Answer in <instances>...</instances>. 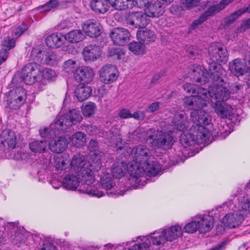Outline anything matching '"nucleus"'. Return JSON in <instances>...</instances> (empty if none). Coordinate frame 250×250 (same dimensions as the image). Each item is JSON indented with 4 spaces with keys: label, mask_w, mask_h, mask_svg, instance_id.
Here are the masks:
<instances>
[{
    "label": "nucleus",
    "mask_w": 250,
    "mask_h": 250,
    "mask_svg": "<svg viewBox=\"0 0 250 250\" xmlns=\"http://www.w3.org/2000/svg\"><path fill=\"white\" fill-rule=\"evenodd\" d=\"M56 77V72L52 69L44 68L38 63L33 62L27 63L21 71H17L12 82L31 85L37 82L44 85L47 82L54 81Z\"/></svg>",
    "instance_id": "f257e3e1"
},
{
    "label": "nucleus",
    "mask_w": 250,
    "mask_h": 250,
    "mask_svg": "<svg viewBox=\"0 0 250 250\" xmlns=\"http://www.w3.org/2000/svg\"><path fill=\"white\" fill-rule=\"evenodd\" d=\"M210 137V132L206 127L201 125H193L187 134H181L179 141L184 149L190 151L187 153L188 157L193 156L199 152L198 148L192 149L191 147L195 144L202 143Z\"/></svg>",
    "instance_id": "f03ea898"
},
{
    "label": "nucleus",
    "mask_w": 250,
    "mask_h": 250,
    "mask_svg": "<svg viewBox=\"0 0 250 250\" xmlns=\"http://www.w3.org/2000/svg\"><path fill=\"white\" fill-rule=\"evenodd\" d=\"M147 141L152 146L163 150L171 148L174 143V138L171 132L158 129L154 130L152 134L148 135Z\"/></svg>",
    "instance_id": "7ed1b4c3"
},
{
    "label": "nucleus",
    "mask_w": 250,
    "mask_h": 250,
    "mask_svg": "<svg viewBox=\"0 0 250 250\" xmlns=\"http://www.w3.org/2000/svg\"><path fill=\"white\" fill-rule=\"evenodd\" d=\"M23 83L17 84L11 82L10 87H15L9 91L6 98L8 106L12 110L19 109L24 103L26 99V90L21 85Z\"/></svg>",
    "instance_id": "20e7f679"
},
{
    "label": "nucleus",
    "mask_w": 250,
    "mask_h": 250,
    "mask_svg": "<svg viewBox=\"0 0 250 250\" xmlns=\"http://www.w3.org/2000/svg\"><path fill=\"white\" fill-rule=\"evenodd\" d=\"M82 120L83 117L80 111L77 109H72L61 116L55 122L54 126L58 130L66 131L73 125L80 124Z\"/></svg>",
    "instance_id": "39448f33"
},
{
    "label": "nucleus",
    "mask_w": 250,
    "mask_h": 250,
    "mask_svg": "<svg viewBox=\"0 0 250 250\" xmlns=\"http://www.w3.org/2000/svg\"><path fill=\"white\" fill-rule=\"evenodd\" d=\"M135 169L130 170V176L132 180L136 182H139L140 177L142 176L145 172H147L149 177L155 176L160 172L159 165L155 161H149L144 163L141 167L135 166Z\"/></svg>",
    "instance_id": "423d86ee"
},
{
    "label": "nucleus",
    "mask_w": 250,
    "mask_h": 250,
    "mask_svg": "<svg viewBox=\"0 0 250 250\" xmlns=\"http://www.w3.org/2000/svg\"><path fill=\"white\" fill-rule=\"evenodd\" d=\"M234 0H221L219 4L209 6L208 9L201 14L199 18L194 21L188 28V32H191L196 29L198 26L206 21L210 17L215 15L224 9L229 4Z\"/></svg>",
    "instance_id": "0eeeda50"
},
{
    "label": "nucleus",
    "mask_w": 250,
    "mask_h": 250,
    "mask_svg": "<svg viewBox=\"0 0 250 250\" xmlns=\"http://www.w3.org/2000/svg\"><path fill=\"white\" fill-rule=\"evenodd\" d=\"M131 155L134 159V162L131 163L128 168V172L130 174V170L135 169V166H142L148 161L150 152L149 149L145 145H138L135 146L131 151Z\"/></svg>",
    "instance_id": "6e6552de"
},
{
    "label": "nucleus",
    "mask_w": 250,
    "mask_h": 250,
    "mask_svg": "<svg viewBox=\"0 0 250 250\" xmlns=\"http://www.w3.org/2000/svg\"><path fill=\"white\" fill-rule=\"evenodd\" d=\"M82 177L81 185L78 189L80 193L98 198L104 195L103 192L99 191L96 187L92 185L95 181V178L93 175H83Z\"/></svg>",
    "instance_id": "1a4fd4ad"
},
{
    "label": "nucleus",
    "mask_w": 250,
    "mask_h": 250,
    "mask_svg": "<svg viewBox=\"0 0 250 250\" xmlns=\"http://www.w3.org/2000/svg\"><path fill=\"white\" fill-rule=\"evenodd\" d=\"M134 6L145 8L146 13L150 17H159L162 16L163 9L155 0H134Z\"/></svg>",
    "instance_id": "9d476101"
},
{
    "label": "nucleus",
    "mask_w": 250,
    "mask_h": 250,
    "mask_svg": "<svg viewBox=\"0 0 250 250\" xmlns=\"http://www.w3.org/2000/svg\"><path fill=\"white\" fill-rule=\"evenodd\" d=\"M148 16V15L141 11L129 12L126 14L125 20L128 24L139 29L148 24L149 19Z\"/></svg>",
    "instance_id": "9b49d317"
},
{
    "label": "nucleus",
    "mask_w": 250,
    "mask_h": 250,
    "mask_svg": "<svg viewBox=\"0 0 250 250\" xmlns=\"http://www.w3.org/2000/svg\"><path fill=\"white\" fill-rule=\"evenodd\" d=\"M208 64L209 82L210 80L214 84L224 83L226 72L222 66L217 62H208Z\"/></svg>",
    "instance_id": "f8f14e48"
},
{
    "label": "nucleus",
    "mask_w": 250,
    "mask_h": 250,
    "mask_svg": "<svg viewBox=\"0 0 250 250\" xmlns=\"http://www.w3.org/2000/svg\"><path fill=\"white\" fill-rule=\"evenodd\" d=\"M210 57L208 62H226L228 60L229 54L226 48L222 47L216 43L211 44L208 48Z\"/></svg>",
    "instance_id": "ddd939ff"
},
{
    "label": "nucleus",
    "mask_w": 250,
    "mask_h": 250,
    "mask_svg": "<svg viewBox=\"0 0 250 250\" xmlns=\"http://www.w3.org/2000/svg\"><path fill=\"white\" fill-rule=\"evenodd\" d=\"M109 35L114 44L119 46L127 44L130 37L128 29L123 27L114 28L110 31Z\"/></svg>",
    "instance_id": "4468645a"
},
{
    "label": "nucleus",
    "mask_w": 250,
    "mask_h": 250,
    "mask_svg": "<svg viewBox=\"0 0 250 250\" xmlns=\"http://www.w3.org/2000/svg\"><path fill=\"white\" fill-rule=\"evenodd\" d=\"M94 73L91 68L83 66L76 69L74 73L75 81L80 84L88 83L93 78Z\"/></svg>",
    "instance_id": "2eb2a0df"
},
{
    "label": "nucleus",
    "mask_w": 250,
    "mask_h": 250,
    "mask_svg": "<svg viewBox=\"0 0 250 250\" xmlns=\"http://www.w3.org/2000/svg\"><path fill=\"white\" fill-rule=\"evenodd\" d=\"M82 30L85 34L91 38H96L102 33L100 23L94 19H88L82 25Z\"/></svg>",
    "instance_id": "dca6fc26"
},
{
    "label": "nucleus",
    "mask_w": 250,
    "mask_h": 250,
    "mask_svg": "<svg viewBox=\"0 0 250 250\" xmlns=\"http://www.w3.org/2000/svg\"><path fill=\"white\" fill-rule=\"evenodd\" d=\"M116 67L114 65L107 64L104 66L100 70V81L106 84H110L118 78L116 74Z\"/></svg>",
    "instance_id": "f3484780"
},
{
    "label": "nucleus",
    "mask_w": 250,
    "mask_h": 250,
    "mask_svg": "<svg viewBox=\"0 0 250 250\" xmlns=\"http://www.w3.org/2000/svg\"><path fill=\"white\" fill-rule=\"evenodd\" d=\"M190 69L192 71L190 72V79L193 81L203 83H206L209 82V74L204 67L194 64Z\"/></svg>",
    "instance_id": "a211bd4d"
},
{
    "label": "nucleus",
    "mask_w": 250,
    "mask_h": 250,
    "mask_svg": "<svg viewBox=\"0 0 250 250\" xmlns=\"http://www.w3.org/2000/svg\"><path fill=\"white\" fill-rule=\"evenodd\" d=\"M68 143L66 138L63 136H56L50 140H48V145L50 151L58 154H62L65 150Z\"/></svg>",
    "instance_id": "6ab92c4d"
},
{
    "label": "nucleus",
    "mask_w": 250,
    "mask_h": 250,
    "mask_svg": "<svg viewBox=\"0 0 250 250\" xmlns=\"http://www.w3.org/2000/svg\"><path fill=\"white\" fill-rule=\"evenodd\" d=\"M244 220V216L239 212L227 214L222 219L224 227L229 229L239 227Z\"/></svg>",
    "instance_id": "aec40b11"
},
{
    "label": "nucleus",
    "mask_w": 250,
    "mask_h": 250,
    "mask_svg": "<svg viewBox=\"0 0 250 250\" xmlns=\"http://www.w3.org/2000/svg\"><path fill=\"white\" fill-rule=\"evenodd\" d=\"M0 140L1 144L4 145V143H6L8 147L11 148H15L20 146V144L17 142L15 133L11 129L6 128L1 131L0 134Z\"/></svg>",
    "instance_id": "412c9836"
},
{
    "label": "nucleus",
    "mask_w": 250,
    "mask_h": 250,
    "mask_svg": "<svg viewBox=\"0 0 250 250\" xmlns=\"http://www.w3.org/2000/svg\"><path fill=\"white\" fill-rule=\"evenodd\" d=\"M190 118L194 124L201 125L204 126L208 125L211 122L208 113L203 110V108L192 111L190 113Z\"/></svg>",
    "instance_id": "4be33fe9"
},
{
    "label": "nucleus",
    "mask_w": 250,
    "mask_h": 250,
    "mask_svg": "<svg viewBox=\"0 0 250 250\" xmlns=\"http://www.w3.org/2000/svg\"><path fill=\"white\" fill-rule=\"evenodd\" d=\"M82 179V177L78 176V173L69 172L63 178L62 187L69 190H76L79 184L81 183Z\"/></svg>",
    "instance_id": "5701e85b"
},
{
    "label": "nucleus",
    "mask_w": 250,
    "mask_h": 250,
    "mask_svg": "<svg viewBox=\"0 0 250 250\" xmlns=\"http://www.w3.org/2000/svg\"><path fill=\"white\" fill-rule=\"evenodd\" d=\"M222 85L214 84V86L211 87V98L217 100L216 101H226L230 97L229 90Z\"/></svg>",
    "instance_id": "b1692460"
},
{
    "label": "nucleus",
    "mask_w": 250,
    "mask_h": 250,
    "mask_svg": "<svg viewBox=\"0 0 250 250\" xmlns=\"http://www.w3.org/2000/svg\"><path fill=\"white\" fill-rule=\"evenodd\" d=\"M214 111L221 119H227L231 116L233 108L225 101H216L214 105Z\"/></svg>",
    "instance_id": "393cba45"
},
{
    "label": "nucleus",
    "mask_w": 250,
    "mask_h": 250,
    "mask_svg": "<svg viewBox=\"0 0 250 250\" xmlns=\"http://www.w3.org/2000/svg\"><path fill=\"white\" fill-rule=\"evenodd\" d=\"M85 161V157L80 154L74 155L72 159L70 160V169L75 173H78V176L84 175L83 173V169H85L84 163Z\"/></svg>",
    "instance_id": "a878e982"
},
{
    "label": "nucleus",
    "mask_w": 250,
    "mask_h": 250,
    "mask_svg": "<svg viewBox=\"0 0 250 250\" xmlns=\"http://www.w3.org/2000/svg\"><path fill=\"white\" fill-rule=\"evenodd\" d=\"M145 27H142L137 30L136 37L139 41L146 45L154 42L156 40V35L153 31Z\"/></svg>",
    "instance_id": "bb28decb"
},
{
    "label": "nucleus",
    "mask_w": 250,
    "mask_h": 250,
    "mask_svg": "<svg viewBox=\"0 0 250 250\" xmlns=\"http://www.w3.org/2000/svg\"><path fill=\"white\" fill-rule=\"evenodd\" d=\"M199 221L200 233H206L211 230L213 227L214 218L208 214L196 215Z\"/></svg>",
    "instance_id": "cd10ccee"
},
{
    "label": "nucleus",
    "mask_w": 250,
    "mask_h": 250,
    "mask_svg": "<svg viewBox=\"0 0 250 250\" xmlns=\"http://www.w3.org/2000/svg\"><path fill=\"white\" fill-rule=\"evenodd\" d=\"M172 126L173 129L180 132H184L187 129L188 116L184 112L175 113L173 118Z\"/></svg>",
    "instance_id": "c85d7f7f"
},
{
    "label": "nucleus",
    "mask_w": 250,
    "mask_h": 250,
    "mask_svg": "<svg viewBox=\"0 0 250 250\" xmlns=\"http://www.w3.org/2000/svg\"><path fill=\"white\" fill-rule=\"evenodd\" d=\"M245 62L242 59L236 58L229 62V69L236 77L243 76L247 73L245 67Z\"/></svg>",
    "instance_id": "c756f323"
},
{
    "label": "nucleus",
    "mask_w": 250,
    "mask_h": 250,
    "mask_svg": "<svg viewBox=\"0 0 250 250\" xmlns=\"http://www.w3.org/2000/svg\"><path fill=\"white\" fill-rule=\"evenodd\" d=\"M83 55L85 61H94L101 55L100 48L96 45H88L83 48Z\"/></svg>",
    "instance_id": "7c9ffc66"
},
{
    "label": "nucleus",
    "mask_w": 250,
    "mask_h": 250,
    "mask_svg": "<svg viewBox=\"0 0 250 250\" xmlns=\"http://www.w3.org/2000/svg\"><path fill=\"white\" fill-rule=\"evenodd\" d=\"M70 157L68 154L62 153L54 157V166L57 170H63L70 167Z\"/></svg>",
    "instance_id": "2f4dec72"
},
{
    "label": "nucleus",
    "mask_w": 250,
    "mask_h": 250,
    "mask_svg": "<svg viewBox=\"0 0 250 250\" xmlns=\"http://www.w3.org/2000/svg\"><path fill=\"white\" fill-rule=\"evenodd\" d=\"M90 6L92 10L97 14L106 13L111 7L109 0H92Z\"/></svg>",
    "instance_id": "473e14b6"
},
{
    "label": "nucleus",
    "mask_w": 250,
    "mask_h": 250,
    "mask_svg": "<svg viewBox=\"0 0 250 250\" xmlns=\"http://www.w3.org/2000/svg\"><path fill=\"white\" fill-rule=\"evenodd\" d=\"M64 41V36L58 33L49 35L45 39L46 45L52 48L60 47L63 44Z\"/></svg>",
    "instance_id": "72a5a7b5"
},
{
    "label": "nucleus",
    "mask_w": 250,
    "mask_h": 250,
    "mask_svg": "<svg viewBox=\"0 0 250 250\" xmlns=\"http://www.w3.org/2000/svg\"><path fill=\"white\" fill-rule=\"evenodd\" d=\"M200 98H196L194 95L189 97H186L183 99L184 106L189 109L195 111L199 108L205 107L204 102L202 103Z\"/></svg>",
    "instance_id": "f704fd0d"
},
{
    "label": "nucleus",
    "mask_w": 250,
    "mask_h": 250,
    "mask_svg": "<svg viewBox=\"0 0 250 250\" xmlns=\"http://www.w3.org/2000/svg\"><path fill=\"white\" fill-rule=\"evenodd\" d=\"M162 232L166 238L167 242H172L182 235L181 228L177 225L164 229Z\"/></svg>",
    "instance_id": "c9c22d12"
},
{
    "label": "nucleus",
    "mask_w": 250,
    "mask_h": 250,
    "mask_svg": "<svg viewBox=\"0 0 250 250\" xmlns=\"http://www.w3.org/2000/svg\"><path fill=\"white\" fill-rule=\"evenodd\" d=\"M128 167L125 162H117L112 165L111 169L112 176L115 178L120 179L125 176Z\"/></svg>",
    "instance_id": "e433bc0d"
},
{
    "label": "nucleus",
    "mask_w": 250,
    "mask_h": 250,
    "mask_svg": "<svg viewBox=\"0 0 250 250\" xmlns=\"http://www.w3.org/2000/svg\"><path fill=\"white\" fill-rule=\"evenodd\" d=\"M92 89L85 84H79L75 90V95L80 102L86 100L91 94Z\"/></svg>",
    "instance_id": "4c0bfd02"
},
{
    "label": "nucleus",
    "mask_w": 250,
    "mask_h": 250,
    "mask_svg": "<svg viewBox=\"0 0 250 250\" xmlns=\"http://www.w3.org/2000/svg\"><path fill=\"white\" fill-rule=\"evenodd\" d=\"M100 177V184L103 188L108 190L115 186V178L112 176L111 173L104 171L101 174Z\"/></svg>",
    "instance_id": "58836bf2"
},
{
    "label": "nucleus",
    "mask_w": 250,
    "mask_h": 250,
    "mask_svg": "<svg viewBox=\"0 0 250 250\" xmlns=\"http://www.w3.org/2000/svg\"><path fill=\"white\" fill-rule=\"evenodd\" d=\"M65 41L71 43H75L82 41L85 38L83 31L80 29L72 30L64 36Z\"/></svg>",
    "instance_id": "ea45409f"
},
{
    "label": "nucleus",
    "mask_w": 250,
    "mask_h": 250,
    "mask_svg": "<svg viewBox=\"0 0 250 250\" xmlns=\"http://www.w3.org/2000/svg\"><path fill=\"white\" fill-rule=\"evenodd\" d=\"M47 49L42 45H37L32 49L30 58L38 62H43Z\"/></svg>",
    "instance_id": "a19ab883"
},
{
    "label": "nucleus",
    "mask_w": 250,
    "mask_h": 250,
    "mask_svg": "<svg viewBox=\"0 0 250 250\" xmlns=\"http://www.w3.org/2000/svg\"><path fill=\"white\" fill-rule=\"evenodd\" d=\"M128 45L129 50L136 55H143L146 52V45L141 41H133Z\"/></svg>",
    "instance_id": "79ce46f5"
},
{
    "label": "nucleus",
    "mask_w": 250,
    "mask_h": 250,
    "mask_svg": "<svg viewBox=\"0 0 250 250\" xmlns=\"http://www.w3.org/2000/svg\"><path fill=\"white\" fill-rule=\"evenodd\" d=\"M48 145V140L35 141L29 143L30 149L35 153H42L45 151Z\"/></svg>",
    "instance_id": "37998d69"
},
{
    "label": "nucleus",
    "mask_w": 250,
    "mask_h": 250,
    "mask_svg": "<svg viewBox=\"0 0 250 250\" xmlns=\"http://www.w3.org/2000/svg\"><path fill=\"white\" fill-rule=\"evenodd\" d=\"M196 91V93L194 96L196 97V98H200V100L202 101V103L204 102L205 107H206L207 105L206 102L208 101V99H209V97H211V87L208 90L197 85Z\"/></svg>",
    "instance_id": "c03bdc74"
},
{
    "label": "nucleus",
    "mask_w": 250,
    "mask_h": 250,
    "mask_svg": "<svg viewBox=\"0 0 250 250\" xmlns=\"http://www.w3.org/2000/svg\"><path fill=\"white\" fill-rule=\"evenodd\" d=\"M86 140V135L83 132L77 131L73 135L71 143L76 147H80L85 145Z\"/></svg>",
    "instance_id": "a18cd8bd"
},
{
    "label": "nucleus",
    "mask_w": 250,
    "mask_h": 250,
    "mask_svg": "<svg viewBox=\"0 0 250 250\" xmlns=\"http://www.w3.org/2000/svg\"><path fill=\"white\" fill-rule=\"evenodd\" d=\"M89 167H85L83 170V174L86 176L87 175H93L92 172H97L101 167L102 162L100 159H93L89 162Z\"/></svg>",
    "instance_id": "49530a36"
},
{
    "label": "nucleus",
    "mask_w": 250,
    "mask_h": 250,
    "mask_svg": "<svg viewBox=\"0 0 250 250\" xmlns=\"http://www.w3.org/2000/svg\"><path fill=\"white\" fill-rule=\"evenodd\" d=\"M196 216L192 218V221L187 224L183 228V231L188 233H193L197 231L200 232L199 221Z\"/></svg>",
    "instance_id": "de8ad7c7"
},
{
    "label": "nucleus",
    "mask_w": 250,
    "mask_h": 250,
    "mask_svg": "<svg viewBox=\"0 0 250 250\" xmlns=\"http://www.w3.org/2000/svg\"><path fill=\"white\" fill-rule=\"evenodd\" d=\"M61 130L57 129L54 126V125H51L49 127H44L43 129L39 130L40 135L41 137L43 138V140H50L53 137V134L56 132V131Z\"/></svg>",
    "instance_id": "09e8293b"
},
{
    "label": "nucleus",
    "mask_w": 250,
    "mask_h": 250,
    "mask_svg": "<svg viewBox=\"0 0 250 250\" xmlns=\"http://www.w3.org/2000/svg\"><path fill=\"white\" fill-rule=\"evenodd\" d=\"M125 55V51L124 49L121 47H108L107 51V56L108 57H112L117 60L123 59Z\"/></svg>",
    "instance_id": "8fccbe9b"
},
{
    "label": "nucleus",
    "mask_w": 250,
    "mask_h": 250,
    "mask_svg": "<svg viewBox=\"0 0 250 250\" xmlns=\"http://www.w3.org/2000/svg\"><path fill=\"white\" fill-rule=\"evenodd\" d=\"M81 108L83 116L90 117L94 114L96 109V105L94 103L89 102L85 105H83Z\"/></svg>",
    "instance_id": "3c124183"
},
{
    "label": "nucleus",
    "mask_w": 250,
    "mask_h": 250,
    "mask_svg": "<svg viewBox=\"0 0 250 250\" xmlns=\"http://www.w3.org/2000/svg\"><path fill=\"white\" fill-rule=\"evenodd\" d=\"M58 57L53 52L47 49L43 62L50 65H54L57 63Z\"/></svg>",
    "instance_id": "603ef678"
},
{
    "label": "nucleus",
    "mask_w": 250,
    "mask_h": 250,
    "mask_svg": "<svg viewBox=\"0 0 250 250\" xmlns=\"http://www.w3.org/2000/svg\"><path fill=\"white\" fill-rule=\"evenodd\" d=\"M152 235H153L150 236L149 242L154 245H163L167 242V239L165 237V236H164L162 232H161V234L157 235L155 233H153Z\"/></svg>",
    "instance_id": "864d4df0"
},
{
    "label": "nucleus",
    "mask_w": 250,
    "mask_h": 250,
    "mask_svg": "<svg viewBox=\"0 0 250 250\" xmlns=\"http://www.w3.org/2000/svg\"><path fill=\"white\" fill-rule=\"evenodd\" d=\"M245 9L240 8L238 10L234 11L231 15L227 17L225 19L224 22L225 25H229L235 21H236L239 16L242 14L245 13Z\"/></svg>",
    "instance_id": "5fc2aeb1"
},
{
    "label": "nucleus",
    "mask_w": 250,
    "mask_h": 250,
    "mask_svg": "<svg viewBox=\"0 0 250 250\" xmlns=\"http://www.w3.org/2000/svg\"><path fill=\"white\" fill-rule=\"evenodd\" d=\"M30 157L29 152L24 150H20L15 153L14 155L15 160L24 162H27Z\"/></svg>",
    "instance_id": "6e6d98bb"
},
{
    "label": "nucleus",
    "mask_w": 250,
    "mask_h": 250,
    "mask_svg": "<svg viewBox=\"0 0 250 250\" xmlns=\"http://www.w3.org/2000/svg\"><path fill=\"white\" fill-rule=\"evenodd\" d=\"M59 2L57 0H49L45 4L38 7L41 12H47L58 6Z\"/></svg>",
    "instance_id": "4d7b16f0"
},
{
    "label": "nucleus",
    "mask_w": 250,
    "mask_h": 250,
    "mask_svg": "<svg viewBox=\"0 0 250 250\" xmlns=\"http://www.w3.org/2000/svg\"><path fill=\"white\" fill-rule=\"evenodd\" d=\"M15 45L16 39L13 38H10L9 36H7L2 41V47L1 48L9 51L13 49Z\"/></svg>",
    "instance_id": "13d9d810"
},
{
    "label": "nucleus",
    "mask_w": 250,
    "mask_h": 250,
    "mask_svg": "<svg viewBox=\"0 0 250 250\" xmlns=\"http://www.w3.org/2000/svg\"><path fill=\"white\" fill-rule=\"evenodd\" d=\"M109 4L115 10L120 11L126 9L125 4L123 3L121 0H109Z\"/></svg>",
    "instance_id": "bf43d9fd"
},
{
    "label": "nucleus",
    "mask_w": 250,
    "mask_h": 250,
    "mask_svg": "<svg viewBox=\"0 0 250 250\" xmlns=\"http://www.w3.org/2000/svg\"><path fill=\"white\" fill-rule=\"evenodd\" d=\"M150 245L146 242L136 244L130 248H124L123 250H149Z\"/></svg>",
    "instance_id": "052dcab7"
},
{
    "label": "nucleus",
    "mask_w": 250,
    "mask_h": 250,
    "mask_svg": "<svg viewBox=\"0 0 250 250\" xmlns=\"http://www.w3.org/2000/svg\"><path fill=\"white\" fill-rule=\"evenodd\" d=\"M184 8L185 7L183 5L172 4L169 8V11L171 13L179 16L182 14L183 11L186 10Z\"/></svg>",
    "instance_id": "680f3d73"
},
{
    "label": "nucleus",
    "mask_w": 250,
    "mask_h": 250,
    "mask_svg": "<svg viewBox=\"0 0 250 250\" xmlns=\"http://www.w3.org/2000/svg\"><path fill=\"white\" fill-rule=\"evenodd\" d=\"M76 62L72 60H68L64 62L63 63V68L65 72H74L75 68Z\"/></svg>",
    "instance_id": "e2e57ef3"
},
{
    "label": "nucleus",
    "mask_w": 250,
    "mask_h": 250,
    "mask_svg": "<svg viewBox=\"0 0 250 250\" xmlns=\"http://www.w3.org/2000/svg\"><path fill=\"white\" fill-rule=\"evenodd\" d=\"M199 1V0H183L182 5H184L185 9L189 10L197 6Z\"/></svg>",
    "instance_id": "0e129e2a"
},
{
    "label": "nucleus",
    "mask_w": 250,
    "mask_h": 250,
    "mask_svg": "<svg viewBox=\"0 0 250 250\" xmlns=\"http://www.w3.org/2000/svg\"><path fill=\"white\" fill-rule=\"evenodd\" d=\"M184 90L188 93H191L192 95H194L196 93V89L197 88V85L190 83H186L183 85Z\"/></svg>",
    "instance_id": "69168bd1"
},
{
    "label": "nucleus",
    "mask_w": 250,
    "mask_h": 250,
    "mask_svg": "<svg viewBox=\"0 0 250 250\" xmlns=\"http://www.w3.org/2000/svg\"><path fill=\"white\" fill-rule=\"evenodd\" d=\"M27 25H21L15 28L12 33V36L16 38L20 37L27 29Z\"/></svg>",
    "instance_id": "338daca9"
},
{
    "label": "nucleus",
    "mask_w": 250,
    "mask_h": 250,
    "mask_svg": "<svg viewBox=\"0 0 250 250\" xmlns=\"http://www.w3.org/2000/svg\"><path fill=\"white\" fill-rule=\"evenodd\" d=\"M88 148L91 152L93 151L94 154L97 155L99 153L98 142L96 140L91 139L89 143Z\"/></svg>",
    "instance_id": "774afa93"
}]
</instances>
